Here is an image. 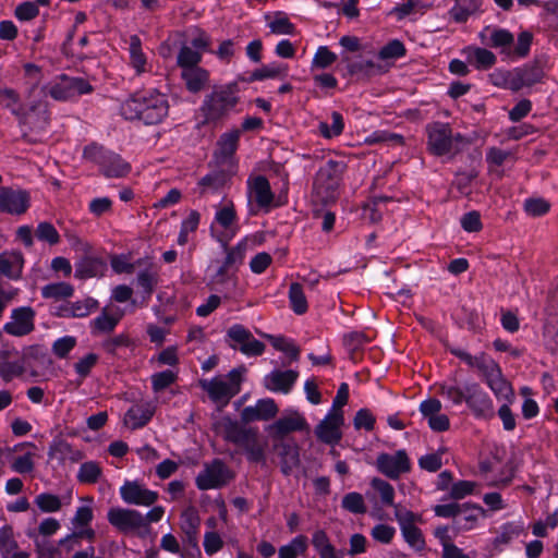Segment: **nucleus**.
Segmentation results:
<instances>
[{
  "label": "nucleus",
  "mask_w": 558,
  "mask_h": 558,
  "mask_svg": "<svg viewBox=\"0 0 558 558\" xmlns=\"http://www.w3.org/2000/svg\"><path fill=\"white\" fill-rule=\"evenodd\" d=\"M121 114L126 120H141L145 124H158L167 116L169 104L166 95L157 90L140 92L121 105Z\"/></svg>",
  "instance_id": "obj_1"
},
{
  "label": "nucleus",
  "mask_w": 558,
  "mask_h": 558,
  "mask_svg": "<svg viewBox=\"0 0 558 558\" xmlns=\"http://www.w3.org/2000/svg\"><path fill=\"white\" fill-rule=\"evenodd\" d=\"M238 84L232 83L207 95L201 110L206 122H217L227 117L239 102Z\"/></svg>",
  "instance_id": "obj_2"
},
{
  "label": "nucleus",
  "mask_w": 558,
  "mask_h": 558,
  "mask_svg": "<svg viewBox=\"0 0 558 558\" xmlns=\"http://www.w3.org/2000/svg\"><path fill=\"white\" fill-rule=\"evenodd\" d=\"M345 165L337 160H328L317 171L314 181V192L323 203L333 202L340 185Z\"/></svg>",
  "instance_id": "obj_3"
},
{
  "label": "nucleus",
  "mask_w": 558,
  "mask_h": 558,
  "mask_svg": "<svg viewBox=\"0 0 558 558\" xmlns=\"http://www.w3.org/2000/svg\"><path fill=\"white\" fill-rule=\"evenodd\" d=\"M83 156L97 163L106 178H122L129 174L131 166L120 155L106 150L102 146L90 144L84 148Z\"/></svg>",
  "instance_id": "obj_4"
},
{
  "label": "nucleus",
  "mask_w": 558,
  "mask_h": 558,
  "mask_svg": "<svg viewBox=\"0 0 558 558\" xmlns=\"http://www.w3.org/2000/svg\"><path fill=\"white\" fill-rule=\"evenodd\" d=\"M43 92L54 100L68 101L93 93L94 87L83 77L62 74L56 82L45 86Z\"/></svg>",
  "instance_id": "obj_5"
},
{
  "label": "nucleus",
  "mask_w": 558,
  "mask_h": 558,
  "mask_svg": "<svg viewBox=\"0 0 558 558\" xmlns=\"http://www.w3.org/2000/svg\"><path fill=\"white\" fill-rule=\"evenodd\" d=\"M234 477L233 472L220 459H215L205 464L204 470L196 476L195 483L198 489L208 490L227 485Z\"/></svg>",
  "instance_id": "obj_6"
},
{
  "label": "nucleus",
  "mask_w": 558,
  "mask_h": 558,
  "mask_svg": "<svg viewBox=\"0 0 558 558\" xmlns=\"http://www.w3.org/2000/svg\"><path fill=\"white\" fill-rule=\"evenodd\" d=\"M466 405L476 418L490 420L495 416V408L489 395L478 383H466Z\"/></svg>",
  "instance_id": "obj_7"
},
{
  "label": "nucleus",
  "mask_w": 558,
  "mask_h": 558,
  "mask_svg": "<svg viewBox=\"0 0 558 558\" xmlns=\"http://www.w3.org/2000/svg\"><path fill=\"white\" fill-rule=\"evenodd\" d=\"M214 429L217 434H220L226 441L240 447H242L251 437H253V434L256 433L255 428H247L229 416H223L215 422Z\"/></svg>",
  "instance_id": "obj_8"
},
{
  "label": "nucleus",
  "mask_w": 558,
  "mask_h": 558,
  "mask_svg": "<svg viewBox=\"0 0 558 558\" xmlns=\"http://www.w3.org/2000/svg\"><path fill=\"white\" fill-rule=\"evenodd\" d=\"M109 523L122 533H130L145 527L144 515L134 509L111 508L107 513Z\"/></svg>",
  "instance_id": "obj_9"
},
{
  "label": "nucleus",
  "mask_w": 558,
  "mask_h": 558,
  "mask_svg": "<svg viewBox=\"0 0 558 558\" xmlns=\"http://www.w3.org/2000/svg\"><path fill=\"white\" fill-rule=\"evenodd\" d=\"M428 149L433 155L444 156L452 148V131L449 124L434 122L426 126Z\"/></svg>",
  "instance_id": "obj_10"
},
{
  "label": "nucleus",
  "mask_w": 558,
  "mask_h": 558,
  "mask_svg": "<svg viewBox=\"0 0 558 558\" xmlns=\"http://www.w3.org/2000/svg\"><path fill=\"white\" fill-rule=\"evenodd\" d=\"M343 423V412L329 411L315 427V435L324 444L337 445L342 438L341 426Z\"/></svg>",
  "instance_id": "obj_11"
},
{
  "label": "nucleus",
  "mask_w": 558,
  "mask_h": 558,
  "mask_svg": "<svg viewBox=\"0 0 558 558\" xmlns=\"http://www.w3.org/2000/svg\"><path fill=\"white\" fill-rule=\"evenodd\" d=\"M228 338L239 344V350L247 356H259L265 351V344L255 339L252 332L243 325H232L227 331Z\"/></svg>",
  "instance_id": "obj_12"
},
{
  "label": "nucleus",
  "mask_w": 558,
  "mask_h": 558,
  "mask_svg": "<svg viewBox=\"0 0 558 558\" xmlns=\"http://www.w3.org/2000/svg\"><path fill=\"white\" fill-rule=\"evenodd\" d=\"M308 428L305 417L298 411H291L269 425L267 430L272 439L282 441L288 434Z\"/></svg>",
  "instance_id": "obj_13"
},
{
  "label": "nucleus",
  "mask_w": 558,
  "mask_h": 558,
  "mask_svg": "<svg viewBox=\"0 0 558 558\" xmlns=\"http://www.w3.org/2000/svg\"><path fill=\"white\" fill-rule=\"evenodd\" d=\"M120 496L128 505L151 506L158 499V493L147 489L137 481H126L120 487Z\"/></svg>",
  "instance_id": "obj_14"
},
{
  "label": "nucleus",
  "mask_w": 558,
  "mask_h": 558,
  "mask_svg": "<svg viewBox=\"0 0 558 558\" xmlns=\"http://www.w3.org/2000/svg\"><path fill=\"white\" fill-rule=\"evenodd\" d=\"M377 469L384 475L397 480L402 473L410 471V460L404 450L395 454L380 453L376 460Z\"/></svg>",
  "instance_id": "obj_15"
},
{
  "label": "nucleus",
  "mask_w": 558,
  "mask_h": 558,
  "mask_svg": "<svg viewBox=\"0 0 558 558\" xmlns=\"http://www.w3.org/2000/svg\"><path fill=\"white\" fill-rule=\"evenodd\" d=\"M35 311L29 306L14 308L11 314V322L3 326L5 333L14 337H23L31 333L34 328Z\"/></svg>",
  "instance_id": "obj_16"
},
{
  "label": "nucleus",
  "mask_w": 558,
  "mask_h": 558,
  "mask_svg": "<svg viewBox=\"0 0 558 558\" xmlns=\"http://www.w3.org/2000/svg\"><path fill=\"white\" fill-rule=\"evenodd\" d=\"M29 206V195L26 191L9 186L0 187V213L22 215Z\"/></svg>",
  "instance_id": "obj_17"
},
{
  "label": "nucleus",
  "mask_w": 558,
  "mask_h": 558,
  "mask_svg": "<svg viewBox=\"0 0 558 558\" xmlns=\"http://www.w3.org/2000/svg\"><path fill=\"white\" fill-rule=\"evenodd\" d=\"M544 74V61L538 58L534 59L532 62L513 70L511 89L519 90L524 86H532L539 83Z\"/></svg>",
  "instance_id": "obj_18"
},
{
  "label": "nucleus",
  "mask_w": 558,
  "mask_h": 558,
  "mask_svg": "<svg viewBox=\"0 0 558 558\" xmlns=\"http://www.w3.org/2000/svg\"><path fill=\"white\" fill-rule=\"evenodd\" d=\"M489 33V39L486 44L495 49L499 50L502 56V60H509L512 57V46L514 45V36L508 29L505 28H490L486 27L480 33V37L483 41L486 40V34Z\"/></svg>",
  "instance_id": "obj_19"
},
{
  "label": "nucleus",
  "mask_w": 558,
  "mask_h": 558,
  "mask_svg": "<svg viewBox=\"0 0 558 558\" xmlns=\"http://www.w3.org/2000/svg\"><path fill=\"white\" fill-rule=\"evenodd\" d=\"M278 407L274 399H259L255 407H246L241 412V418L244 423L254 421H268L278 413Z\"/></svg>",
  "instance_id": "obj_20"
},
{
  "label": "nucleus",
  "mask_w": 558,
  "mask_h": 558,
  "mask_svg": "<svg viewBox=\"0 0 558 558\" xmlns=\"http://www.w3.org/2000/svg\"><path fill=\"white\" fill-rule=\"evenodd\" d=\"M461 53L464 56L469 65L478 71H487L497 62L495 53L483 47L470 45L464 47Z\"/></svg>",
  "instance_id": "obj_21"
},
{
  "label": "nucleus",
  "mask_w": 558,
  "mask_h": 558,
  "mask_svg": "<svg viewBox=\"0 0 558 558\" xmlns=\"http://www.w3.org/2000/svg\"><path fill=\"white\" fill-rule=\"evenodd\" d=\"M299 377V372L293 369L272 371L264 378L266 389L275 392L288 393Z\"/></svg>",
  "instance_id": "obj_22"
},
{
  "label": "nucleus",
  "mask_w": 558,
  "mask_h": 558,
  "mask_svg": "<svg viewBox=\"0 0 558 558\" xmlns=\"http://www.w3.org/2000/svg\"><path fill=\"white\" fill-rule=\"evenodd\" d=\"M199 384L214 402H222L223 404H227L232 397L239 393L238 388H234L227 380L219 378L201 380Z\"/></svg>",
  "instance_id": "obj_23"
},
{
  "label": "nucleus",
  "mask_w": 558,
  "mask_h": 558,
  "mask_svg": "<svg viewBox=\"0 0 558 558\" xmlns=\"http://www.w3.org/2000/svg\"><path fill=\"white\" fill-rule=\"evenodd\" d=\"M107 269L105 260L100 257L83 253V256L75 264L74 277L78 279H87L100 276Z\"/></svg>",
  "instance_id": "obj_24"
},
{
  "label": "nucleus",
  "mask_w": 558,
  "mask_h": 558,
  "mask_svg": "<svg viewBox=\"0 0 558 558\" xmlns=\"http://www.w3.org/2000/svg\"><path fill=\"white\" fill-rule=\"evenodd\" d=\"M156 407L150 403L132 405L124 415V424L132 429L144 427L154 416Z\"/></svg>",
  "instance_id": "obj_25"
},
{
  "label": "nucleus",
  "mask_w": 558,
  "mask_h": 558,
  "mask_svg": "<svg viewBox=\"0 0 558 558\" xmlns=\"http://www.w3.org/2000/svg\"><path fill=\"white\" fill-rule=\"evenodd\" d=\"M0 555L1 558H29V553L19 550V544L14 539L11 525H3L0 529Z\"/></svg>",
  "instance_id": "obj_26"
},
{
  "label": "nucleus",
  "mask_w": 558,
  "mask_h": 558,
  "mask_svg": "<svg viewBox=\"0 0 558 558\" xmlns=\"http://www.w3.org/2000/svg\"><path fill=\"white\" fill-rule=\"evenodd\" d=\"M24 257L21 252H4L0 254V274L10 278L19 279L22 275Z\"/></svg>",
  "instance_id": "obj_27"
},
{
  "label": "nucleus",
  "mask_w": 558,
  "mask_h": 558,
  "mask_svg": "<svg viewBox=\"0 0 558 558\" xmlns=\"http://www.w3.org/2000/svg\"><path fill=\"white\" fill-rule=\"evenodd\" d=\"M199 518L194 512L183 514L182 531L184 532L183 544L190 546L195 554H201L198 546Z\"/></svg>",
  "instance_id": "obj_28"
},
{
  "label": "nucleus",
  "mask_w": 558,
  "mask_h": 558,
  "mask_svg": "<svg viewBox=\"0 0 558 558\" xmlns=\"http://www.w3.org/2000/svg\"><path fill=\"white\" fill-rule=\"evenodd\" d=\"M158 270L153 264L141 270L136 277V284L142 289L143 300L148 301L158 284Z\"/></svg>",
  "instance_id": "obj_29"
},
{
  "label": "nucleus",
  "mask_w": 558,
  "mask_h": 558,
  "mask_svg": "<svg viewBox=\"0 0 558 558\" xmlns=\"http://www.w3.org/2000/svg\"><path fill=\"white\" fill-rule=\"evenodd\" d=\"M483 511L481 506L462 504L460 505V512L453 520V527L457 531L471 530L477 521L478 513Z\"/></svg>",
  "instance_id": "obj_30"
},
{
  "label": "nucleus",
  "mask_w": 558,
  "mask_h": 558,
  "mask_svg": "<svg viewBox=\"0 0 558 558\" xmlns=\"http://www.w3.org/2000/svg\"><path fill=\"white\" fill-rule=\"evenodd\" d=\"M483 0H456L449 14L457 23H465L468 19L480 12Z\"/></svg>",
  "instance_id": "obj_31"
},
{
  "label": "nucleus",
  "mask_w": 558,
  "mask_h": 558,
  "mask_svg": "<svg viewBox=\"0 0 558 558\" xmlns=\"http://www.w3.org/2000/svg\"><path fill=\"white\" fill-rule=\"evenodd\" d=\"M343 61L348 62L347 69L351 75L371 77L386 71L381 64L372 60L350 61L348 57H343Z\"/></svg>",
  "instance_id": "obj_32"
},
{
  "label": "nucleus",
  "mask_w": 558,
  "mask_h": 558,
  "mask_svg": "<svg viewBox=\"0 0 558 558\" xmlns=\"http://www.w3.org/2000/svg\"><path fill=\"white\" fill-rule=\"evenodd\" d=\"M275 448L279 450L281 458V472L284 475H289L292 469L300 462L298 447L289 442L280 441L275 445Z\"/></svg>",
  "instance_id": "obj_33"
},
{
  "label": "nucleus",
  "mask_w": 558,
  "mask_h": 558,
  "mask_svg": "<svg viewBox=\"0 0 558 558\" xmlns=\"http://www.w3.org/2000/svg\"><path fill=\"white\" fill-rule=\"evenodd\" d=\"M208 72L199 66L182 70V78L185 82L186 88L192 93L203 89L208 81Z\"/></svg>",
  "instance_id": "obj_34"
},
{
  "label": "nucleus",
  "mask_w": 558,
  "mask_h": 558,
  "mask_svg": "<svg viewBox=\"0 0 558 558\" xmlns=\"http://www.w3.org/2000/svg\"><path fill=\"white\" fill-rule=\"evenodd\" d=\"M252 192L259 207H268L274 201L269 181L264 175H257L252 184Z\"/></svg>",
  "instance_id": "obj_35"
},
{
  "label": "nucleus",
  "mask_w": 558,
  "mask_h": 558,
  "mask_svg": "<svg viewBox=\"0 0 558 558\" xmlns=\"http://www.w3.org/2000/svg\"><path fill=\"white\" fill-rule=\"evenodd\" d=\"M239 138V130L223 133L217 142L216 156L222 160L230 158L238 148Z\"/></svg>",
  "instance_id": "obj_36"
},
{
  "label": "nucleus",
  "mask_w": 558,
  "mask_h": 558,
  "mask_svg": "<svg viewBox=\"0 0 558 558\" xmlns=\"http://www.w3.org/2000/svg\"><path fill=\"white\" fill-rule=\"evenodd\" d=\"M486 384L499 401L513 403L515 399L513 388L511 384L505 378L502 373Z\"/></svg>",
  "instance_id": "obj_37"
},
{
  "label": "nucleus",
  "mask_w": 558,
  "mask_h": 558,
  "mask_svg": "<svg viewBox=\"0 0 558 558\" xmlns=\"http://www.w3.org/2000/svg\"><path fill=\"white\" fill-rule=\"evenodd\" d=\"M471 367H476L478 369L485 383L502 373L500 366L485 353L475 355Z\"/></svg>",
  "instance_id": "obj_38"
},
{
  "label": "nucleus",
  "mask_w": 558,
  "mask_h": 558,
  "mask_svg": "<svg viewBox=\"0 0 558 558\" xmlns=\"http://www.w3.org/2000/svg\"><path fill=\"white\" fill-rule=\"evenodd\" d=\"M312 544L317 550L319 558H340L324 530H317L313 533Z\"/></svg>",
  "instance_id": "obj_39"
},
{
  "label": "nucleus",
  "mask_w": 558,
  "mask_h": 558,
  "mask_svg": "<svg viewBox=\"0 0 558 558\" xmlns=\"http://www.w3.org/2000/svg\"><path fill=\"white\" fill-rule=\"evenodd\" d=\"M0 108L10 110L19 118L23 116L20 95L13 88H0Z\"/></svg>",
  "instance_id": "obj_40"
},
{
  "label": "nucleus",
  "mask_w": 558,
  "mask_h": 558,
  "mask_svg": "<svg viewBox=\"0 0 558 558\" xmlns=\"http://www.w3.org/2000/svg\"><path fill=\"white\" fill-rule=\"evenodd\" d=\"M98 307V302L93 298L75 301L64 308V316L86 317Z\"/></svg>",
  "instance_id": "obj_41"
},
{
  "label": "nucleus",
  "mask_w": 558,
  "mask_h": 558,
  "mask_svg": "<svg viewBox=\"0 0 558 558\" xmlns=\"http://www.w3.org/2000/svg\"><path fill=\"white\" fill-rule=\"evenodd\" d=\"M271 345L283 353H286L292 361H298L300 357V348L292 341L283 336L264 335Z\"/></svg>",
  "instance_id": "obj_42"
},
{
  "label": "nucleus",
  "mask_w": 558,
  "mask_h": 558,
  "mask_svg": "<svg viewBox=\"0 0 558 558\" xmlns=\"http://www.w3.org/2000/svg\"><path fill=\"white\" fill-rule=\"evenodd\" d=\"M307 547V537L305 535H298L289 544L279 548V558H296L298 555H303Z\"/></svg>",
  "instance_id": "obj_43"
},
{
  "label": "nucleus",
  "mask_w": 558,
  "mask_h": 558,
  "mask_svg": "<svg viewBox=\"0 0 558 558\" xmlns=\"http://www.w3.org/2000/svg\"><path fill=\"white\" fill-rule=\"evenodd\" d=\"M288 66L279 63H271L255 70L251 75V81H263L266 78H283L287 76Z\"/></svg>",
  "instance_id": "obj_44"
},
{
  "label": "nucleus",
  "mask_w": 558,
  "mask_h": 558,
  "mask_svg": "<svg viewBox=\"0 0 558 558\" xmlns=\"http://www.w3.org/2000/svg\"><path fill=\"white\" fill-rule=\"evenodd\" d=\"M34 504L44 513L58 512L62 508L60 497L51 493L38 494L34 499Z\"/></svg>",
  "instance_id": "obj_45"
},
{
  "label": "nucleus",
  "mask_w": 558,
  "mask_h": 558,
  "mask_svg": "<svg viewBox=\"0 0 558 558\" xmlns=\"http://www.w3.org/2000/svg\"><path fill=\"white\" fill-rule=\"evenodd\" d=\"M73 287L66 282L49 283L41 289V295L46 299L62 300L72 296Z\"/></svg>",
  "instance_id": "obj_46"
},
{
  "label": "nucleus",
  "mask_w": 558,
  "mask_h": 558,
  "mask_svg": "<svg viewBox=\"0 0 558 558\" xmlns=\"http://www.w3.org/2000/svg\"><path fill=\"white\" fill-rule=\"evenodd\" d=\"M289 300L291 308L295 314L302 315L307 311V301L300 283H291L289 289Z\"/></svg>",
  "instance_id": "obj_47"
},
{
  "label": "nucleus",
  "mask_w": 558,
  "mask_h": 558,
  "mask_svg": "<svg viewBox=\"0 0 558 558\" xmlns=\"http://www.w3.org/2000/svg\"><path fill=\"white\" fill-rule=\"evenodd\" d=\"M243 450L246 453V458L252 463H265L266 457H265V450L264 447L258 441V435L257 432L253 434V437H251L243 446Z\"/></svg>",
  "instance_id": "obj_48"
},
{
  "label": "nucleus",
  "mask_w": 558,
  "mask_h": 558,
  "mask_svg": "<svg viewBox=\"0 0 558 558\" xmlns=\"http://www.w3.org/2000/svg\"><path fill=\"white\" fill-rule=\"evenodd\" d=\"M222 245L227 253V256L225 258L227 265H230L234 269V271H238L239 266L242 265L244 262L247 246L246 242L241 241L235 246L230 248L227 246V243H223Z\"/></svg>",
  "instance_id": "obj_49"
},
{
  "label": "nucleus",
  "mask_w": 558,
  "mask_h": 558,
  "mask_svg": "<svg viewBox=\"0 0 558 558\" xmlns=\"http://www.w3.org/2000/svg\"><path fill=\"white\" fill-rule=\"evenodd\" d=\"M101 475V469L95 461H87L81 464L77 472V480L80 483L94 484Z\"/></svg>",
  "instance_id": "obj_50"
},
{
  "label": "nucleus",
  "mask_w": 558,
  "mask_h": 558,
  "mask_svg": "<svg viewBox=\"0 0 558 558\" xmlns=\"http://www.w3.org/2000/svg\"><path fill=\"white\" fill-rule=\"evenodd\" d=\"M332 123L329 125L326 122L319 123V131L325 138H332L339 136L344 129V122L342 114L338 111L331 113Z\"/></svg>",
  "instance_id": "obj_51"
},
{
  "label": "nucleus",
  "mask_w": 558,
  "mask_h": 558,
  "mask_svg": "<svg viewBox=\"0 0 558 558\" xmlns=\"http://www.w3.org/2000/svg\"><path fill=\"white\" fill-rule=\"evenodd\" d=\"M466 383L463 386L442 385L439 393L451 401L454 405H461L466 402Z\"/></svg>",
  "instance_id": "obj_52"
},
{
  "label": "nucleus",
  "mask_w": 558,
  "mask_h": 558,
  "mask_svg": "<svg viewBox=\"0 0 558 558\" xmlns=\"http://www.w3.org/2000/svg\"><path fill=\"white\" fill-rule=\"evenodd\" d=\"M341 506L343 509L354 514H363L367 510L363 496L355 492L344 495L341 501Z\"/></svg>",
  "instance_id": "obj_53"
},
{
  "label": "nucleus",
  "mask_w": 558,
  "mask_h": 558,
  "mask_svg": "<svg viewBox=\"0 0 558 558\" xmlns=\"http://www.w3.org/2000/svg\"><path fill=\"white\" fill-rule=\"evenodd\" d=\"M202 61V54L199 51L194 50L192 47L183 46L178 54V65L184 69H190L192 66H198V63Z\"/></svg>",
  "instance_id": "obj_54"
},
{
  "label": "nucleus",
  "mask_w": 558,
  "mask_h": 558,
  "mask_svg": "<svg viewBox=\"0 0 558 558\" xmlns=\"http://www.w3.org/2000/svg\"><path fill=\"white\" fill-rule=\"evenodd\" d=\"M35 235L39 241H44L49 243L50 245H56L60 241L59 233L52 223L48 221H43L38 223Z\"/></svg>",
  "instance_id": "obj_55"
},
{
  "label": "nucleus",
  "mask_w": 558,
  "mask_h": 558,
  "mask_svg": "<svg viewBox=\"0 0 558 558\" xmlns=\"http://www.w3.org/2000/svg\"><path fill=\"white\" fill-rule=\"evenodd\" d=\"M119 317L110 316L105 311L92 322L93 333L96 332H111L117 324Z\"/></svg>",
  "instance_id": "obj_56"
},
{
  "label": "nucleus",
  "mask_w": 558,
  "mask_h": 558,
  "mask_svg": "<svg viewBox=\"0 0 558 558\" xmlns=\"http://www.w3.org/2000/svg\"><path fill=\"white\" fill-rule=\"evenodd\" d=\"M533 36L530 32H522L518 36L517 43L512 46V57L509 60L524 58L530 52Z\"/></svg>",
  "instance_id": "obj_57"
},
{
  "label": "nucleus",
  "mask_w": 558,
  "mask_h": 558,
  "mask_svg": "<svg viewBox=\"0 0 558 558\" xmlns=\"http://www.w3.org/2000/svg\"><path fill=\"white\" fill-rule=\"evenodd\" d=\"M177 378V374L170 369L156 373L151 376V388L155 392L162 391L171 386Z\"/></svg>",
  "instance_id": "obj_58"
},
{
  "label": "nucleus",
  "mask_w": 558,
  "mask_h": 558,
  "mask_svg": "<svg viewBox=\"0 0 558 558\" xmlns=\"http://www.w3.org/2000/svg\"><path fill=\"white\" fill-rule=\"evenodd\" d=\"M407 49L402 41L393 39L385 45L378 52V58L381 60L398 59L405 54Z\"/></svg>",
  "instance_id": "obj_59"
},
{
  "label": "nucleus",
  "mask_w": 558,
  "mask_h": 558,
  "mask_svg": "<svg viewBox=\"0 0 558 558\" xmlns=\"http://www.w3.org/2000/svg\"><path fill=\"white\" fill-rule=\"evenodd\" d=\"M225 184V174L222 172H211L201 179L198 182L201 195L208 190L217 191Z\"/></svg>",
  "instance_id": "obj_60"
},
{
  "label": "nucleus",
  "mask_w": 558,
  "mask_h": 558,
  "mask_svg": "<svg viewBox=\"0 0 558 558\" xmlns=\"http://www.w3.org/2000/svg\"><path fill=\"white\" fill-rule=\"evenodd\" d=\"M372 486L375 488L379 495L380 500L384 505L392 506L395 499V489L393 487L386 481L381 478H373Z\"/></svg>",
  "instance_id": "obj_61"
},
{
  "label": "nucleus",
  "mask_w": 558,
  "mask_h": 558,
  "mask_svg": "<svg viewBox=\"0 0 558 558\" xmlns=\"http://www.w3.org/2000/svg\"><path fill=\"white\" fill-rule=\"evenodd\" d=\"M405 542L415 550H422L425 547V541L422 531L413 525L401 530Z\"/></svg>",
  "instance_id": "obj_62"
},
{
  "label": "nucleus",
  "mask_w": 558,
  "mask_h": 558,
  "mask_svg": "<svg viewBox=\"0 0 558 558\" xmlns=\"http://www.w3.org/2000/svg\"><path fill=\"white\" fill-rule=\"evenodd\" d=\"M76 345V339L72 336H64L57 339L52 344V352L59 359H65Z\"/></svg>",
  "instance_id": "obj_63"
},
{
  "label": "nucleus",
  "mask_w": 558,
  "mask_h": 558,
  "mask_svg": "<svg viewBox=\"0 0 558 558\" xmlns=\"http://www.w3.org/2000/svg\"><path fill=\"white\" fill-rule=\"evenodd\" d=\"M337 60V54L328 49L326 46L318 47L314 58L313 66L318 69H326Z\"/></svg>",
  "instance_id": "obj_64"
}]
</instances>
